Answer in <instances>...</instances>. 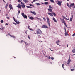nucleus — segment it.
Wrapping results in <instances>:
<instances>
[{
  "instance_id": "e433bc0d",
  "label": "nucleus",
  "mask_w": 75,
  "mask_h": 75,
  "mask_svg": "<svg viewBox=\"0 0 75 75\" xmlns=\"http://www.w3.org/2000/svg\"><path fill=\"white\" fill-rule=\"evenodd\" d=\"M47 58L48 59H51V57L50 56L48 57Z\"/></svg>"
},
{
  "instance_id": "79ce46f5",
  "label": "nucleus",
  "mask_w": 75,
  "mask_h": 75,
  "mask_svg": "<svg viewBox=\"0 0 75 75\" xmlns=\"http://www.w3.org/2000/svg\"><path fill=\"white\" fill-rule=\"evenodd\" d=\"M14 21H15V22H16V23H17V21L16 20H14Z\"/></svg>"
},
{
  "instance_id": "4be33fe9",
  "label": "nucleus",
  "mask_w": 75,
  "mask_h": 75,
  "mask_svg": "<svg viewBox=\"0 0 75 75\" xmlns=\"http://www.w3.org/2000/svg\"><path fill=\"white\" fill-rule=\"evenodd\" d=\"M50 1H51V2H52V3H55V1H54V0H50Z\"/></svg>"
},
{
  "instance_id": "5701e85b",
  "label": "nucleus",
  "mask_w": 75,
  "mask_h": 75,
  "mask_svg": "<svg viewBox=\"0 0 75 75\" xmlns=\"http://www.w3.org/2000/svg\"><path fill=\"white\" fill-rule=\"evenodd\" d=\"M52 14L54 15V16H56V14L55 13L53 12L52 13Z\"/></svg>"
},
{
  "instance_id": "09e8293b",
  "label": "nucleus",
  "mask_w": 75,
  "mask_h": 75,
  "mask_svg": "<svg viewBox=\"0 0 75 75\" xmlns=\"http://www.w3.org/2000/svg\"><path fill=\"white\" fill-rule=\"evenodd\" d=\"M23 42V40H21V43H22V42Z\"/></svg>"
},
{
  "instance_id": "c03bdc74",
  "label": "nucleus",
  "mask_w": 75,
  "mask_h": 75,
  "mask_svg": "<svg viewBox=\"0 0 75 75\" xmlns=\"http://www.w3.org/2000/svg\"><path fill=\"white\" fill-rule=\"evenodd\" d=\"M51 59H52V60H53V59H54V58L53 57H51Z\"/></svg>"
},
{
  "instance_id": "7ed1b4c3",
  "label": "nucleus",
  "mask_w": 75,
  "mask_h": 75,
  "mask_svg": "<svg viewBox=\"0 0 75 75\" xmlns=\"http://www.w3.org/2000/svg\"><path fill=\"white\" fill-rule=\"evenodd\" d=\"M21 15L23 17H24V18H26V19H27V15L24 14V13H23L21 14Z\"/></svg>"
},
{
  "instance_id": "f257e3e1",
  "label": "nucleus",
  "mask_w": 75,
  "mask_h": 75,
  "mask_svg": "<svg viewBox=\"0 0 75 75\" xmlns=\"http://www.w3.org/2000/svg\"><path fill=\"white\" fill-rule=\"evenodd\" d=\"M36 33L37 34H41V33H42V32L41 31V30H40V29H38L37 30Z\"/></svg>"
},
{
  "instance_id": "0e129e2a",
  "label": "nucleus",
  "mask_w": 75,
  "mask_h": 75,
  "mask_svg": "<svg viewBox=\"0 0 75 75\" xmlns=\"http://www.w3.org/2000/svg\"><path fill=\"white\" fill-rule=\"evenodd\" d=\"M50 50H51V51H53V50H52L51 49H50Z\"/></svg>"
},
{
  "instance_id": "864d4df0",
  "label": "nucleus",
  "mask_w": 75,
  "mask_h": 75,
  "mask_svg": "<svg viewBox=\"0 0 75 75\" xmlns=\"http://www.w3.org/2000/svg\"><path fill=\"white\" fill-rule=\"evenodd\" d=\"M62 68H64V64H63L62 65Z\"/></svg>"
},
{
  "instance_id": "13d9d810",
  "label": "nucleus",
  "mask_w": 75,
  "mask_h": 75,
  "mask_svg": "<svg viewBox=\"0 0 75 75\" xmlns=\"http://www.w3.org/2000/svg\"><path fill=\"white\" fill-rule=\"evenodd\" d=\"M13 24H15V25H16L17 24H16V23H13Z\"/></svg>"
},
{
  "instance_id": "7c9ffc66",
  "label": "nucleus",
  "mask_w": 75,
  "mask_h": 75,
  "mask_svg": "<svg viewBox=\"0 0 75 75\" xmlns=\"http://www.w3.org/2000/svg\"><path fill=\"white\" fill-rule=\"evenodd\" d=\"M16 23L17 24H20V22H19V21L17 22H17H16Z\"/></svg>"
},
{
  "instance_id": "ea45409f",
  "label": "nucleus",
  "mask_w": 75,
  "mask_h": 75,
  "mask_svg": "<svg viewBox=\"0 0 75 75\" xmlns=\"http://www.w3.org/2000/svg\"><path fill=\"white\" fill-rule=\"evenodd\" d=\"M43 19L45 21H46V19H45V18H43Z\"/></svg>"
},
{
  "instance_id": "a211bd4d",
  "label": "nucleus",
  "mask_w": 75,
  "mask_h": 75,
  "mask_svg": "<svg viewBox=\"0 0 75 75\" xmlns=\"http://www.w3.org/2000/svg\"><path fill=\"white\" fill-rule=\"evenodd\" d=\"M62 17H63V18H64L65 20H69V18H68V19H67L64 16H62Z\"/></svg>"
},
{
  "instance_id": "39448f33",
  "label": "nucleus",
  "mask_w": 75,
  "mask_h": 75,
  "mask_svg": "<svg viewBox=\"0 0 75 75\" xmlns=\"http://www.w3.org/2000/svg\"><path fill=\"white\" fill-rule=\"evenodd\" d=\"M46 18L47 19V23H48V24H49V26L50 27V19H49V18H48L47 17Z\"/></svg>"
},
{
  "instance_id": "8fccbe9b",
  "label": "nucleus",
  "mask_w": 75,
  "mask_h": 75,
  "mask_svg": "<svg viewBox=\"0 0 75 75\" xmlns=\"http://www.w3.org/2000/svg\"><path fill=\"white\" fill-rule=\"evenodd\" d=\"M28 28L30 29V26H28Z\"/></svg>"
},
{
  "instance_id": "f03ea898",
  "label": "nucleus",
  "mask_w": 75,
  "mask_h": 75,
  "mask_svg": "<svg viewBox=\"0 0 75 75\" xmlns=\"http://www.w3.org/2000/svg\"><path fill=\"white\" fill-rule=\"evenodd\" d=\"M74 5H75V3L71 4L69 6V8H70V9H72L74 8Z\"/></svg>"
},
{
  "instance_id": "20e7f679",
  "label": "nucleus",
  "mask_w": 75,
  "mask_h": 75,
  "mask_svg": "<svg viewBox=\"0 0 75 75\" xmlns=\"http://www.w3.org/2000/svg\"><path fill=\"white\" fill-rule=\"evenodd\" d=\"M21 6L22 8H25V5H24V3H23L22 2H21Z\"/></svg>"
},
{
  "instance_id": "4c0bfd02",
  "label": "nucleus",
  "mask_w": 75,
  "mask_h": 75,
  "mask_svg": "<svg viewBox=\"0 0 75 75\" xmlns=\"http://www.w3.org/2000/svg\"><path fill=\"white\" fill-rule=\"evenodd\" d=\"M29 30H31V31H34V30H33V29H31L30 28H29Z\"/></svg>"
},
{
  "instance_id": "393cba45",
  "label": "nucleus",
  "mask_w": 75,
  "mask_h": 75,
  "mask_svg": "<svg viewBox=\"0 0 75 75\" xmlns=\"http://www.w3.org/2000/svg\"><path fill=\"white\" fill-rule=\"evenodd\" d=\"M36 4L37 5V6H40V4L39 3H36Z\"/></svg>"
},
{
  "instance_id": "e2e57ef3",
  "label": "nucleus",
  "mask_w": 75,
  "mask_h": 75,
  "mask_svg": "<svg viewBox=\"0 0 75 75\" xmlns=\"http://www.w3.org/2000/svg\"><path fill=\"white\" fill-rule=\"evenodd\" d=\"M7 35H10H10H6V36H7Z\"/></svg>"
},
{
  "instance_id": "f704fd0d",
  "label": "nucleus",
  "mask_w": 75,
  "mask_h": 75,
  "mask_svg": "<svg viewBox=\"0 0 75 75\" xmlns=\"http://www.w3.org/2000/svg\"><path fill=\"white\" fill-rule=\"evenodd\" d=\"M29 5H30V6H32V7H34V6L33 5H32V4H29Z\"/></svg>"
},
{
  "instance_id": "2f4dec72",
  "label": "nucleus",
  "mask_w": 75,
  "mask_h": 75,
  "mask_svg": "<svg viewBox=\"0 0 75 75\" xmlns=\"http://www.w3.org/2000/svg\"><path fill=\"white\" fill-rule=\"evenodd\" d=\"M67 6L68 7H69V4H68V3H67Z\"/></svg>"
},
{
  "instance_id": "69168bd1",
  "label": "nucleus",
  "mask_w": 75,
  "mask_h": 75,
  "mask_svg": "<svg viewBox=\"0 0 75 75\" xmlns=\"http://www.w3.org/2000/svg\"><path fill=\"white\" fill-rule=\"evenodd\" d=\"M67 47H68V44L67 45Z\"/></svg>"
},
{
  "instance_id": "bb28decb",
  "label": "nucleus",
  "mask_w": 75,
  "mask_h": 75,
  "mask_svg": "<svg viewBox=\"0 0 75 75\" xmlns=\"http://www.w3.org/2000/svg\"><path fill=\"white\" fill-rule=\"evenodd\" d=\"M36 18H37V19H38V20H40V21H41V19L40 18L38 17H36Z\"/></svg>"
},
{
  "instance_id": "6e6552de",
  "label": "nucleus",
  "mask_w": 75,
  "mask_h": 75,
  "mask_svg": "<svg viewBox=\"0 0 75 75\" xmlns=\"http://www.w3.org/2000/svg\"><path fill=\"white\" fill-rule=\"evenodd\" d=\"M9 7L10 8V10H11V9H12V10H13V7H12V5L11 4H10L9 5Z\"/></svg>"
},
{
  "instance_id": "f8f14e48",
  "label": "nucleus",
  "mask_w": 75,
  "mask_h": 75,
  "mask_svg": "<svg viewBox=\"0 0 75 75\" xmlns=\"http://www.w3.org/2000/svg\"><path fill=\"white\" fill-rule=\"evenodd\" d=\"M30 13H32V14H34V15H36V13L35 12L30 11Z\"/></svg>"
},
{
  "instance_id": "774afa93",
  "label": "nucleus",
  "mask_w": 75,
  "mask_h": 75,
  "mask_svg": "<svg viewBox=\"0 0 75 75\" xmlns=\"http://www.w3.org/2000/svg\"><path fill=\"white\" fill-rule=\"evenodd\" d=\"M14 58H16V57H14Z\"/></svg>"
},
{
  "instance_id": "dca6fc26",
  "label": "nucleus",
  "mask_w": 75,
  "mask_h": 75,
  "mask_svg": "<svg viewBox=\"0 0 75 75\" xmlns=\"http://www.w3.org/2000/svg\"><path fill=\"white\" fill-rule=\"evenodd\" d=\"M71 62V60L70 59H69L68 61V63H67V64L68 65H69V64H70V62Z\"/></svg>"
},
{
  "instance_id": "aec40b11",
  "label": "nucleus",
  "mask_w": 75,
  "mask_h": 75,
  "mask_svg": "<svg viewBox=\"0 0 75 75\" xmlns=\"http://www.w3.org/2000/svg\"><path fill=\"white\" fill-rule=\"evenodd\" d=\"M42 4H45V5L48 4V2H45L44 4L42 3Z\"/></svg>"
},
{
  "instance_id": "cd10ccee",
  "label": "nucleus",
  "mask_w": 75,
  "mask_h": 75,
  "mask_svg": "<svg viewBox=\"0 0 75 75\" xmlns=\"http://www.w3.org/2000/svg\"><path fill=\"white\" fill-rule=\"evenodd\" d=\"M65 36H67V31H65Z\"/></svg>"
},
{
  "instance_id": "2eb2a0df",
  "label": "nucleus",
  "mask_w": 75,
  "mask_h": 75,
  "mask_svg": "<svg viewBox=\"0 0 75 75\" xmlns=\"http://www.w3.org/2000/svg\"><path fill=\"white\" fill-rule=\"evenodd\" d=\"M8 3H7L5 5V8L7 9V7H8Z\"/></svg>"
},
{
  "instance_id": "1a4fd4ad",
  "label": "nucleus",
  "mask_w": 75,
  "mask_h": 75,
  "mask_svg": "<svg viewBox=\"0 0 75 75\" xmlns=\"http://www.w3.org/2000/svg\"><path fill=\"white\" fill-rule=\"evenodd\" d=\"M48 15H50V16H51V17H53V15H52V13H48Z\"/></svg>"
},
{
  "instance_id": "5fc2aeb1",
  "label": "nucleus",
  "mask_w": 75,
  "mask_h": 75,
  "mask_svg": "<svg viewBox=\"0 0 75 75\" xmlns=\"http://www.w3.org/2000/svg\"><path fill=\"white\" fill-rule=\"evenodd\" d=\"M56 2H58V3L59 1H55Z\"/></svg>"
},
{
  "instance_id": "338daca9",
  "label": "nucleus",
  "mask_w": 75,
  "mask_h": 75,
  "mask_svg": "<svg viewBox=\"0 0 75 75\" xmlns=\"http://www.w3.org/2000/svg\"><path fill=\"white\" fill-rule=\"evenodd\" d=\"M75 55V54H73L72 55L74 56V55Z\"/></svg>"
},
{
  "instance_id": "de8ad7c7",
  "label": "nucleus",
  "mask_w": 75,
  "mask_h": 75,
  "mask_svg": "<svg viewBox=\"0 0 75 75\" xmlns=\"http://www.w3.org/2000/svg\"><path fill=\"white\" fill-rule=\"evenodd\" d=\"M28 38H29V39H30V36H29V35H28Z\"/></svg>"
},
{
  "instance_id": "a878e982",
  "label": "nucleus",
  "mask_w": 75,
  "mask_h": 75,
  "mask_svg": "<svg viewBox=\"0 0 75 75\" xmlns=\"http://www.w3.org/2000/svg\"><path fill=\"white\" fill-rule=\"evenodd\" d=\"M72 52L73 53H75V49H73L72 50Z\"/></svg>"
},
{
  "instance_id": "c9c22d12",
  "label": "nucleus",
  "mask_w": 75,
  "mask_h": 75,
  "mask_svg": "<svg viewBox=\"0 0 75 75\" xmlns=\"http://www.w3.org/2000/svg\"><path fill=\"white\" fill-rule=\"evenodd\" d=\"M10 36L11 37H13V38H15V36H11V35H10Z\"/></svg>"
},
{
  "instance_id": "58836bf2",
  "label": "nucleus",
  "mask_w": 75,
  "mask_h": 75,
  "mask_svg": "<svg viewBox=\"0 0 75 75\" xmlns=\"http://www.w3.org/2000/svg\"><path fill=\"white\" fill-rule=\"evenodd\" d=\"M49 8H53L51 7V6H49Z\"/></svg>"
},
{
  "instance_id": "0eeeda50",
  "label": "nucleus",
  "mask_w": 75,
  "mask_h": 75,
  "mask_svg": "<svg viewBox=\"0 0 75 75\" xmlns=\"http://www.w3.org/2000/svg\"><path fill=\"white\" fill-rule=\"evenodd\" d=\"M17 7H18V8H19L21 9V5H20V4H18V6H16Z\"/></svg>"
},
{
  "instance_id": "72a5a7b5",
  "label": "nucleus",
  "mask_w": 75,
  "mask_h": 75,
  "mask_svg": "<svg viewBox=\"0 0 75 75\" xmlns=\"http://www.w3.org/2000/svg\"><path fill=\"white\" fill-rule=\"evenodd\" d=\"M74 70H75V69H71V71H74Z\"/></svg>"
},
{
  "instance_id": "bf43d9fd",
  "label": "nucleus",
  "mask_w": 75,
  "mask_h": 75,
  "mask_svg": "<svg viewBox=\"0 0 75 75\" xmlns=\"http://www.w3.org/2000/svg\"><path fill=\"white\" fill-rule=\"evenodd\" d=\"M64 28L65 30V31H66V29H65V28Z\"/></svg>"
},
{
  "instance_id": "c85d7f7f",
  "label": "nucleus",
  "mask_w": 75,
  "mask_h": 75,
  "mask_svg": "<svg viewBox=\"0 0 75 75\" xmlns=\"http://www.w3.org/2000/svg\"><path fill=\"white\" fill-rule=\"evenodd\" d=\"M38 1V0H33V3L34 2H35V1Z\"/></svg>"
},
{
  "instance_id": "680f3d73",
  "label": "nucleus",
  "mask_w": 75,
  "mask_h": 75,
  "mask_svg": "<svg viewBox=\"0 0 75 75\" xmlns=\"http://www.w3.org/2000/svg\"><path fill=\"white\" fill-rule=\"evenodd\" d=\"M73 7H74V8H75V5H73Z\"/></svg>"
},
{
  "instance_id": "a19ab883",
  "label": "nucleus",
  "mask_w": 75,
  "mask_h": 75,
  "mask_svg": "<svg viewBox=\"0 0 75 75\" xmlns=\"http://www.w3.org/2000/svg\"><path fill=\"white\" fill-rule=\"evenodd\" d=\"M18 2H21V1L20 0H18Z\"/></svg>"
},
{
  "instance_id": "412c9836",
  "label": "nucleus",
  "mask_w": 75,
  "mask_h": 75,
  "mask_svg": "<svg viewBox=\"0 0 75 75\" xmlns=\"http://www.w3.org/2000/svg\"><path fill=\"white\" fill-rule=\"evenodd\" d=\"M28 8H32V7L29 6H26Z\"/></svg>"
},
{
  "instance_id": "9b49d317",
  "label": "nucleus",
  "mask_w": 75,
  "mask_h": 75,
  "mask_svg": "<svg viewBox=\"0 0 75 75\" xmlns=\"http://www.w3.org/2000/svg\"><path fill=\"white\" fill-rule=\"evenodd\" d=\"M62 3V2H61L60 1H59L57 3V4L59 5V6H61V3Z\"/></svg>"
},
{
  "instance_id": "6ab92c4d",
  "label": "nucleus",
  "mask_w": 75,
  "mask_h": 75,
  "mask_svg": "<svg viewBox=\"0 0 75 75\" xmlns=\"http://www.w3.org/2000/svg\"><path fill=\"white\" fill-rule=\"evenodd\" d=\"M53 20L54 22H55L56 23L57 22V20H55V19L54 18H53Z\"/></svg>"
},
{
  "instance_id": "6e6d98bb",
  "label": "nucleus",
  "mask_w": 75,
  "mask_h": 75,
  "mask_svg": "<svg viewBox=\"0 0 75 75\" xmlns=\"http://www.w3.org/2000/svg\"><path fill=\"white\" fill-rule=\"evenodd\" d=\"M64 24V25H65V26H66V27H67V25L66 24V23H65V24Z\"/></svg>"
},
{
  "instance_id": "b1692460",
  "label": "nucleus",
  "mask_w": 75,
  "mask_h": 75,
  "mask_svg": "<svg viewBox=\"0 0 75 75\" xmlns=\"http://www.w3.org/2000/svg\"><path fill=\"white\" fill-rule=\"evenodd\" d=\"M23 1L25 3H27V2H28V0H23Z\"/></svg>"
},
{
  "instance_id": "c756f323",
  "label": "nucleus",
  "mask_w": 75,
  "mask_h": 75,
  "mask_svg": "<svg viewBox=\"0 0 75 75\" xmlns=\"http://www.w3.org/2000/svg\"><path fill=\"white\" fill-rule=\"evenodd\" d=\"M71 22H72V18H71L70 20H69Z\"/></svg>"
},
{
  "instance_id": "4d7b16f0",
  "label": "nucleus",
  "mask_w": 75,
  "mask_h": 75,
  "mask_svg": "<svg viewBox=\"0 0 75 75\" xmlns=\"http://www.w3.org/2000/svg\"><path fill=\"white\" fill-rule=\"evenodd\" d=\"M13 20H15L16 19H15V18H14V17H13Z\"/></svg>"
},
{
  "instance_id": "603ef678",
  "label": "nucleus",
  "mask_w": 75,
  "mask_h": 75,
  "mask_svg": "<svg viewBox=\"0 0 75 75\" xmlns=\"http://www.w3.org/2000/svg\"><path fill=\"white\" fill-rule=\"evenodd\" d=\"M6 18L7 19H9L10 18V17H7Z\"/></svg>"
},
{
  "instance_id": "9d476101",
  "label": "nucleus",
  "mask_w": 75,
  "mask_h": 75,
  "mask_svg": "<svg viewBox=\"0 0 75 75\" xmlns=\"http://www.w3.org/2000/svg\"><path fill=\"white\" fill-rule=\"evenodd\" d=\"M48 11L50 12V13H52V10L51 8H49L48 10Z\"/></svg>"
},
{
  "instance_id": "49530a36",
  "label": "nucleus",
  "mask_w": 75,
  "mask_h": 75,
  "mask_svg": "<svg viewBox=\"0 0 75 75\" xmlns=\"http://www.w3.org/2000/svg\"><path fill=\"white\" fill-rule=\"evenodd\" d=\"M18 13L19 14H20V10H19L18 11Z\"/></svg>"
},
{
  "instance_id": "3c124183",
  "label": "nucleus",
  "mask_w": 75,
  "mask_h": 75,
  "mask_svg": "<svg viewBox=\"0 0 75 75\" xmlns=\"http://www.w3.org/2000/svg\"><path fill=\"white\" fill-rule=\"evenodd\" d=\"M23 42H25V44H26V45H27V43H26V42H25V41H24Z\"/></svg>"
},
{
  "instance_id": "f3484780",
  "label": "nucleus",
  "mask_w": 75,
  "mask_h": 75,
  "mask_svg": "<svg viewBox=\"0 0 75 75\" xmlns=\"http://www.w3.org/2000/svg\"><path fill=\"white\" fill-rule=\"evenodd\" d=\"M62 22H63L64 24H66L65 21V20H64V19H62Z\"/></svg>"
},
{
  "instance_id": "4468645a",
  "label": "nucleus",
  "mask_w": 75,
  "mask_h": 75,
  "mask_svg": "<svg viewBox=\"0 0 75 75\" xmlns=\"http://www.w3.org/2000/svg\"><path fill=\"white\" fill-rule=\"evenodd\" d=\"M29 19H30V20H34V17L31 16V17H30L29 18Z\"/></svg>"
},
{
  "instance_id": "37998d69",
  "label": "nucleus",
  "mask_w": 75,
  "mask_h": 75,
  "mask_svg": "<svg viewBox=\"0 0 75 75\" xmlns=\"http://www.w3.org/2000/svg\"><path fill=\"white\" fill-rule=\"evenodd\" d=\"M75 35V34L74 33L73 35H72V36L73 37H74Z\"/></svg>"
},
{
  "instance_id": "423d86ee",
  "label": "nucleus",
  "mask_w": 75,
  "mask_h": 75,
  "mask_svg": "<svg viewBox=\"0 0 75 75\" xmlns=\"http://www.w3.org/2000/svg\"><path fill=\"white\" fill-rule=\"evenodd\" d=\"M42 28H48V27H47V25H43L42 26Z\"/></svg>"
},
{
  "instance_id": "052dcab7",
  "label": "nucleus",
  "mask_w": 75,
  "mask_h": 75,
  "mask_svg": "<svg viewBox=\"0 0 75 75\" xmlns=\"http://www.w3.org/2000/svg\"><path fill=\"white\" fill-rule=\"evenodd\" d=\"M3 1H4V3H6V2H5V1H4V0H3Z\"/></svg>"
},
{
  "instance_id": "473e14b6",
  "label": "nucleus",
  "mask_w": 75,
  "mask_h": 75,
  "mask_svg": "<svg viewBox=\"0 0 75 75\" xmlns=\"http://www.w3.org/2000/svg\"><path fill=\"white\" fill-rule=\"evenodd\" d=\"M3 20H1V23H3Z\"/></svg>"
},
{
  "instance_id": "a18cd8bd",
  "label": "nucleus",
  "mask_w": 75,
  "mask_h": 75,
  "mask_svg": "<svg viewBox=\"0 0 75 75\" xmlns=\"http://www.w3.org/2000/svg\"><path fill=\"white\" fill-rule=\"evenodd\" d=\"M0 29H1V30H3V27H2V28H0Z\"/></svg>"
},
{
  "instance_id": "ddd939ff",
  "label": "nucleus",
  "mask_w": 75,
  "mask_h": 75,
  "mask_svg": "<svg viewBox=\"0 0 75 75\" xmlns=\"http://www.w3.org/2000/svg\"><path fill=\"white\" fill-rule=\"evenodd\" d=\"M59 42H60V41L59 40H58L56 41V43L57 44V45H59Z\"/></svg>"
}]
</instances>
